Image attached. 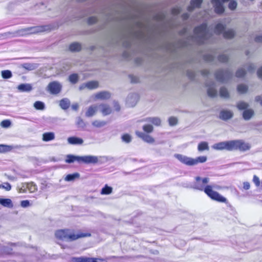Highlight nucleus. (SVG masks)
<instances>
[{
    "label": "nucleus",
    "mask_w": 262,
    "mask_h": 262,
    "mask_svg": "<svg viewBox=\"0 0 262 262\" xmlns=\"http://www.w3.org/2000/svg\"><path fill=\"white\" fill-rule=\"evenodd\" d=\"M106 122L104 121H100L98 120H95L92 122V125L96 127H101L105 125Z\"/></svg>",
    "instance_id": "ea45409f"
},
{
    "label": "nucleus",
    "mask_w": 262,
    "mask_h": 262,
    "mask_svg": "<svg viewBox=\"0 0 262 262\" xmlns=\"http://www.w3.org/2000/svg\"><path fill=\"white\" fill-rule=\"evenodd\" d=\"M94 49V47H92L91 48V50H93Z\"/></svg>",
    "instance_id": "338daca9"
},
{
    "label": "nucleus",
    "mask_w": 262,
    "mask_h": 262,
    "mask_svg": "<svg viewBox=\"0 0 262 262\" xmlns=\"http://www.w3.org/2000/svg\"><path fill=\"white\" fill-rule=\"evenodd\" d=\"M0 204L4 207H12V201L10 199H0Z\"/></svg>",
    "instance_id": "a878e982"
},
{
    "label": "nucleus",
    "mask_w": 262,
    "mask_h": 262,
    "mask_svg": "<svg viewBox=\"0 0 262 262\" xmlns=\"http://www.w3.org/2000/svg\"><path fill=\"white\" fill-rule=\"evenodd\" d=\"M209 149L208 144L207 142H201L198 145V149L199 151H203L204 150H208Z\"/></svg>",
    "instance_id": "4be33fe9"
},
{
    "label": "nucleus",
    "mask_w": 262,
    "mask_h": 262,
    "mask_svg": "<svg viewBox=\"0 0 262 262\" xmlns=\"http://www.w3.org/2000/svg\"><path fill=\"white\" fill-rule=\"evenodd\" d=\"M209 182L208 178H201L199 176L195 178V183L193 188L201 191L205 194L211 200L220 203H228L226 198L221 195L219 192L213 190V186L208 185Z\"/></svg>",
    "instance_id": "f257e3e1"
},
{
    "label": "nucleus",
    "mask_w": 262,
    "mask_h": 262,
    "mask_svg": "<svg viewBox=\"0 0 262 262\" xmlns=\"http://www.w3.org/2000/svg\"><path fill=\"white\" fill-rule=\"evenodd\" d=\"M146 121L151 122L156 126H160L161 123V120L157 117H150L146 119Z\"/></svg>",
    "instance_id": "bb28decb"
},
{
    "label": "nucleus",
    "mask_w": 262,
    "mask_h": 262,
    "mask_svg": "<svg viewBox=\"0 0 262 262\" xmlns=\"http://www.w3.org/2000/svg\"><path fill=\"white\" fill-rule=\"evenodd\" d=\"M237 7V3L235 1H231L228 5V8L231 10H234Z\"/></svg>",
    "instance_id": "c03bdc74"
},
{
    "label": "nucleus",
    "mask_w": 262,
    "mask_h": 262,
    "mask_svg": "<svg viewBox=\"0 0 262 262\" xmlns=\"http://www.w3.org/2000/svg\"><path fill=\"white\" fill-rule=\"evenodd\" d=\"M70 81L73 83H76L78 81V75L77 74H72L69 77Z\"/></svg>",
    "instance_id": "c9c22d12"
},
{
    "label": "nucleus",
    "mask_w": 262,
    "mask_h": 262,
    "mask_svg": "<svg viewBox=\"0 0 262 262\" xmlns=\"http://www.w3.org/2000/svg\"><path fill=\"white\" fill-rule=\"evenodd\" d=\"M174 157L181 163L188 166H194L199 163H203L206 162L207 160V157L205 156H200L195 159L188 157L181 154H176Z\"/></svg>",
    "instance_id": "7ed1b4c3"
},
{
    "label": "nucleus",
    "mask_w": 262,
    "mask_h": 262,
    "mask_svg": "<svg viewBox=\"0 0 262 262\" xmlns=\"http://www.w3.org/2000/svg\"><path fill=\"white\" fill-rule=\"evenodd\" d=\"M248 54H249V52H247V53H246V55H248Z\"/></svg>",
    "instance_id": "774afa93"
},
{
    "label": "nucleus",
    "mask_w": 262,
    "mask_h": 262,
    "mask_svg": "<svg viewBox=\"0 0 262 262\" xmlns=\"http://www.w3.org/2000/svg\"><path fill=\"white\" fill-rule=\"evenodd\" d=\"M218 60L221 62L225 63L228 61V57L225 55L222 54L219 56Z\"/></svg>",
    "instance_id": "37998d69"
},
{
    "label": "nucleus",
    "mask_w": 262,
    "mask_h": 262,
    "mask_svg": "<svg viewBox=\"0 0 262 262\" xmlns=\"http://www.w3.org/2000/svg\"><path fill=\"white\" fill-rule=\"evenodd\" d=\"M257 73L258 77L262 78V66L258 69Z\"/></svg>",
    "instance_id": "13d9d810"
},
{
    "label": "nucleus",
    "mask_w": 262,
    "mask_h": 262,
    "mask_svg": "<svg viewBox=\"0 0 262 262\" xmlns=\"http://www.w3.org/2000/svg\"><path fill=\"white\" fill-rule=\"evenodd\" d=\"M189 17V15L187 13H184L182 15V18L184 20H186L188 19Z\"/></svg>",
    "instance_id": "052dcab7"
},
{
    "label": "nucleus",
    "mask_w": 262,
    "mask_h": 262,
    "mask_svg": "<svg viewBox=\"0 0 262 262\" xmlns=\"http://www.w3.org/2000/svg\"><path fill=\"white\" fill-rule=\"evenodd\" d=\"M220 95L221 97L224 98H228L229 97V93L227 89L224 87H222L220 89Z\"/></svg>",
    "instance_id": "2f4dec72"
},
{
    "label": "nucleus",
    "mask_w": 262,
    "mask_h": 262,
    "mask_svg": "<svg viewBox=\"0 0 262 262\" xmlns=\"http://www.w3.org/2000/svg\"><path fill=\"white\" fill-rule=\"evenodd\" d=\"M7 146L4 145H0V150H1V148H3V149H4V148L6 147Z\"/></svg>",
    "instance_id": "0e129e2a"
},
{
    "label": "nucleus",
    "mask_w": 262,
    "mask_h": 262,
    "mask_svg": "<svg viewBox=\"0 0 262 262\" xmlns=\"http://www.w3.org/2000/svg\"><path fill=\"white\" fill-rule=\"evenodd\" d=\"M203 0H191L190 5L188 7V11H191L195 8H200Z\"/></svg>",
    "instance_id": "2eb2a0df"
},
{
    "label": "nucleus",
    "mask_w": 262,
    "mask_h": 262,
    "mask_svg": "<svg viewBox=\"0 0 262 262\" xmlns=\"http://www.w3.org/2000/svg\"><path fill=\"white\" fill-rule=\"evenodd\" d=\"M207 94L211 98L215 97L217 95V93L216 90L211 87L208 88L207 90Z\"/></svg>",
    "instance_id": "72a5a7b5"
},
{
    "label": "nucleus",
    "mask_w": 262,
    "mask_h": 262,
    "mask_svg": "<svg viewBox=\"0 0 262 262\" xmlns=\"http://www.w3.org/2000/svg\"><path fill=\"white\" fill-rule=\"evenodd\" d=\"M243 188L245 190H248L250 188V184L248 182H244L243 183Z\"/></svg>",
    "instance_id": "864d4df0"
},
{
    "label": "nucleus",
    "mask_w": 262,
    "mask_h": 262,
    "mask_svg": "<svg viewBox=\"0 0 262 262\" xmlns=\"http://www.w3.org/2000/svg\"><path fill=\"white\" fill-rule=\"evenodd\" d=\"M213 148L216 150H232V140L226 142H221L213 145Z\"/></svg>",
    "instance_id": "9b49d317"
},
{
    "label": "nucleus",
    "mask_w": 262,
    "mask_h": 262,
    "mask_svg": "<svg viewBox=\"0 0 262 262\" xmlns=\"http://www.w3.org/2000/svg\"><path fill=\"white\" fill-rule=\"evenodd\" d=\"M144 133L136 131V135L144 142L152 144L155 141V139L149 135L154 130L153 126L150 124H145L143 126Z\"/></svg>",
    "instance_id": "39448f33"
},
{
    "label": "nucleus",
    "mask_w": 262,
    "mask_h": 262,
    "mask_svg": "<svg viewBox=\"0 0 262 262\" xmlns=\"http://www.w3.org/2000/svg\"><path fill=\"white\" fill-rule=\"evenodd\" d=\"M215 78L219 81L224 82L232 77V73L228 70H218L215 74Z\"/></svg>",
    "instance_id": "6e6552de"
},
{
    "label": "nucleus",
    "mask_w": 262,
    "mask_h": 262,
    "mask_svg": "<svg viewBox=\"0 0 262 262\" xmlns=\"http://www.w3.org/2000/svg\"><path fill=\"white\" fill-rule=\"evenodd\" d=\"M86 86L89 89H95L98 87L99 83L97 81H91L86 83Z\"/></svg>",
    "instance_id": "cd10ccee"
},
{
    "label": "nucleus",
    "mask_w": 262,
    "mask_h": 262,
    "mask_svg": "<svg viewBox=\"0 0 262 262\" xmlns=\"http://www.w3.org/2000/svg\"><path fill=\"white\" fill-rule=\"evenodd\" d=\"M201 74L203 76H207L209 74V71L207 70H204L201 71Z\"/></svg>",
    "instance_id": "680f3d73"
},
{
    "label": "nucleus",
    "mask_w": 262,
    "mask_h": 262,
    "mask_svg": "<svg viewBox=\"0 0 262 262\" xmlns=\"http://www.w3.org/2000/svg\"><path fill=\"white\" fill-rule=\"evenodd\" d=\"M169 123L170 125L173 126L177 124L178 119L174 117H171L168 119Z\"/></svg>",
    "instance_id": "49530a36"
},
{
    "label": "nucleus",
    "mask_w": 262,
    "mask_h": 262,
    "mask_svg": "<svg viewBox=\"0 0 262 262\" xmlns=\"http://www.w3.org/2000/svg\"><path fill=\"white\" fill-rule=\"evenodd\" d=\"M110 97V94L106 92H100L95 95L96 98L99 99H107Z\"/></svg>",
    "instance_id": "aec40b11"
},
{
    "label": "nucleus",
    "mask_w": 262,
    "mask_h": 262,
    "mask_svg": "<svg viewBox=\"0 0 262 262\" xmlns=\"http://www.w3.org/2000/svg\"><path fill=\"white\" fill-rule=\"evenodd\" d=\"M69 49L72 52H78L81 50V45L78 42H73L69 46Z\"/></svg>",
    "instance_id": "b1692460"
},
{
    "label": "nucleus",
    "mask_w": 262,
    "mask_h": 262,
    "mask_svg": "<svg viewBox=\"0 0 262 262\" xmlns=\"http://www.w3.org/2000/svg\"><path fill=\"white\" fill-rule=\"evenodd\" d=\"M235 32L230 29L223 32V37L226 39H231L235 36Z\"/></svg>",
    "instance_id": "393cba45"
},
{
    "label": "nucleus",
    "mask_w": 262,
    "mask_h": 262,
    "mask_svg": "<svg viewBox=\"0 0 262 262\" xmlns=\"http://www.w3.org/2000/svg\"><path fill=\"white\" fill-rule=\"evenodd\" d=\"M204 59L207 61H211L213 60V57L212 55H206L204 56Z\"/></svg>",
    "instance_id": "603ef678"
},
{
    "label": "nucleus",
    "mask_w": 262,
    "mask_h": 262,
    "mask_svg": "<svg viewBox=\"0 0 262 262\" xmlns=\"http://www.w3.org/2000/svg\"><path fill=\"white\" fill-rule=\"evenodd\" d=\"M0 188L4 189L6 191H9L11 189V186L8 182H6L0 184Z\"/></svg>",
    "instance_id": "a19ab883"
},
{
    "label": "nucleus",
    "mask_w": 262,
    "mask_h": 262,
    "mask_svg": "<svg viewBox=\"0 0 262 262\" xmlns=\"http://www.w3.org/2000/svg\"><path fill=\"white\" fill-rule=\"evenodd\" d=\"M120 107L116 104V111H119Z\"/></svg>",
    "instance_id": "69168bd1"
},
{
    "label": "nucleus",
    "mask_w": 262,
    "mask_h": 262,
    "mask_svg": "<svg viewBox=\"0 0 262 262\" xmlns=\"http://www.w3.org/2000/svg\"><path fill=\"white\" fill-rule=\"evenodd\" d=\"M78 105L77 104L72 105V108L75 110H77L78 109Z\"/></svg>",
    "instance_id": "e2e57ef3"
},
{
    "label": "nucleus",
    "mask_w": 262,
    "mask_h": 262,
    "mask_svg": "<svg viewBox=\"0 0 262 262\" xmlns=\"http://www.w3.org/2000/svg\"><path fill=\"white\" fill-rule=\"evenodd\" d=\"M255 69V67L253 64H250L248 67V71L250 72H253Z\"/></svg>",
    "instance_id": "5fc2aeb1"
},
{
    "label": "nucleus",
    "mask_w": 262,
    "mask_h": 262,
    "mask_svg": "<svg viewBox=\"0 0 262 262\" xmlns=\"http://www.w3.org/2000/svg\"><path fill=\"white\" fill-rule=\"evenodd\" d=\"M34 107L37 110H43L45 107L44 103L40 101L35 102Z\"/></svg>",
    "instance_id": "f704fd0d"
},
{
    "label": "nucleus",
    "mask_w": 262,
    "mask_h": 262,
    "mask_svg": "<svg viewBox=\"0 0 262 262\" xmlns=\"http://www.w3.org/2000/svg\"><path fill=\"white\" fill-rule=\"evenodd\" d=\"M253 182H254V183L255 184V185L256 186H259L260 185V180H259V178L256 176V175H254L253 176Z\"/></svg>",
    "instance_id": "8fccbe9b"
},
{
    "label": "nucleus",
    "mask_w": 262,
    "mask_h": 262,
    "mask_svg": "<svg viewBox=\"0 0 262 262\" xmlns=\"http://www.w3.org/2000/svg\"><path fill=\"white\" fill-rule=\"evenodd\" d=\"M254 112L252 109H247L243 113V117L245 120H250L254 115Z\"/></svg>",
    "instance_id": "dca6fc26"
},
{
    "label": "nucleus",
    "mask_w": 262,
    "mask_h": 262,
    "mask_svg": "<svg viewBox=\"0 0 262 262\" xmlns=\"http://www.w3.org/2000/svg\"><path fill=\"white\" fill-rule=\"evenodd\" d=\"M75 161L78 162H82L85 164H95L98 161V158L96 156H75L72 155H68L66 157L65 162L67 163H73Z\"/></svg>",
    "instance_id": "20e7f679"
},
{
    "label": "nucleus",
    "mask_w": 262,
    "mask_h": 262,
    "mask_svg": "<svg viewBox=\"0 0 262 262\" xmlns=\"http://www.w3.org/2000/svg\"><path fill=\"white\" fill-rule=\"evenodd\" d=\"M55 236L56 238L63 241L69 240L70 241H75L78 238L90 237L91 234L90 232H79L78 234L70 233V230L68 229H59L56 231Z\"/></svg>",
    "instance_id": "f03ea898"
},
{
    "label": "nucleus",
    "mask_w": 262,
    "mask_h": 262,
    "mask_svg": "<svg viewBox=\"0 0 262 262\" xmlns=\"http://www.w3.org/2000/svg\"><path fill=\"white\" fill-rule=\"evenodd\" d=\"M97 108H98V107L96 105L90 106L88 108V109L85 113L86 116L88 117H90L94 116L96 114V113L97 111Z\"/></svg>",
    "instance_id": "6ab92c4d"
},
{
    "label": "nucleus",
    "mask_w": 262,
    "mask_h": 262,
    "mask_svg": "<svg viewBox=\"0 0 262 262\" xmlns=\"http://www.w3.org/2000/svg\"><path fill=\"white\" fill-rule=\"evenodd\" d=\"M100 111L104 116H106L112 113V110L111 106L107 104H101L99 105Z\"/></svg>",
    "instance_id": "ddd939ff"
},
{
    "label": "nucleus",
    "mask_w": 262,
    "mask_h": 262,
    "mask_svg": "<svg viewBox=\"0 0 262 262\" xmlns=\"http://www.w3.org/2000/svg\"><path fill=\"white\" fill-rule=\"evenodd\" d=\"M248 86L247 85L244 84H240L238 85L237 87V90L238 92L240 94H245L248 91Z\"/></svg>",
    "instance_id": "c756f323"
},
{
    "label": "nucleus",
    "mask_w": 262,
    "mask_h": 262,
    "mask_svg": "<svg viewBox=\"0 0 262 262\" xmlns=\"http://www.w3.org/2000/svg\"><path fill=\"white\" fill-rule=\"evenodd\" d=\"M211 3L214 5L216 13L221 14L224 12L225 9L220 0H211Z\"/></svg>",
    "instance_id": "f8f14e48"
},
{
    "label": "nucleus",
    "mask_w": 262,
    "mask_h": 262,
    "mask_svg": "<svg viewBox=\"0 0 262 262\" xmlns=\"http://www.w3.org/2000/svg\"><path fill=\"white\" fill-rule=\"evenodd\" d=\"M181 12V9L179 7H174L171 9V12L172 15H176L179 14Z\"/></svg>",
    "instance_id": "09e8293b"
},
{
    "label": "nucleus",
    "mask_w": 262,
    "mask_h": 262,
    "mask_svg": "<svg viewBox=\"0 0 262 262\" xmlns=\"http://www.w3.org/2000/svg\"><path fill=\"white\" fill-rule=\"evenodd\" d=\"M55 139V135L53 132L45 133L42 135V140L45 142L52 141Z\"/></svg>",
    "instance_id": "f3484780"
},
{
    "label": "nucleus",
    "mask_w": 262,
    "mask_h": 262,
    "mask_svg": "<svg viewBox=\"0 0 262 262\" xmlns=\"http://www.w3.org/2000/svg\"><path fill=\"white\" fill-rule=\"evenodd\" d=\"M68 141L69 143L73 145L82 144L83 142V141L82 139L76 137H69L68 139Z\"/></svg>",
    "instance_id": "a211bd4d"
},
{
    "label": "nucleus",
    "mask_w": 262,
    "mask_h": 262,
    "mask_svg": "<svg viewBox=\"0 0 262 262\" xmlns=\"http://www.w3.org/2000/svg\"><path fill=\"white\" fill-rule=\"evenodd\" d=\"M122 140L126 143H129L132 140V138L129 134H125L122 135Z\"/></svg>",
    "instance_id": "79ce46f5"
},
{
    "label": "nucleus",
    "mask_w": 262,
    "mask_h": 262,
    "mask_svg": "<svg viewBox=\"0 0 262 262\" xmlns=\"http://www.w3.org/2000/svg\"><path fill=\"white\" fill-rule=\"evenodd\" d=\"M61 84L56 81L50 82L48 85V90L51 94L54 95L59 94L61 90Z\"/></svg>",
    "instance_id": "1a4fd4ad"
},
{
    "label": "nucleus",
    "mask_w": 262,
    "mask_h": 262,
    "mask_svg": "<svg viewBox=\"0 0 262 262\" xmlns=\"http://www.w3.org/2000/svg\"><path fill=\"white\" fill-rule=\"evenodd\" d=\"M97 21V18L96 17L92 16L90 17L88 19V23L89 25H92L96 23Z\"/></svg>",
    "instance_id": "de8ad7c7"
},
{
    "label": "nucleus",
    "mask_w": 262,
    "mask_h": 262,
    "mask_svg": "<svg viewBox=\"0 0 262 262\" xmlns=\"http://www.w3.org/2000/svg\"><path fill=\"white\" fill-rule=\"evenodd\" d=\"M250 145L241 140H232V150H239L245 151L250 149Z\"/></svg>",
    "instance_id": "423d86ee"
},
{
    "label": "nucleus",
    "mask_w": 262,
    "mask_h": 262,
    "mask_svg": "<svg viewBox=\"0 0 262 262\" xmlns=\"http://www.w3.org/2000/svg\"><path fill=\"white\" fill-rule=\"evenodd\" d=\"M112 187L106 185L104 187H103L102 189L101 193L102 194H109L112 192Z\"/></svg>",
    "instance_id": "4c0bfd02"
},
{
    "label": "nucleus",
    "mask_w": 262,
    "mask_h": 262,
    "mask_svg": "<svg viewBox=\"0 0 262 262\" xmlns=\"http://www.w3.org/2000/svg\"><path fill=\"white\" fill-rule=\"evenodd\" d=\"M59 105L63 110H67L70 106V102L67 98H63L59 101Z\"/></svg>",
    "instance_id": "412c9836"
},
{
    "label": "nucleus",
    "mask_w": 262,
    "mask_h": 262,
    "mask_svg": "<svg viewBox=\"0 0 262 262\" xmlns=\"http://www.w3.org/2000/svg\"><path fill=\"white\" fill-rule=\"evenodd\" d=\"M73 262H106L105 260L100 258H93L88 257H73Z\"/></svg>",
    "instance_id": "9d476101"
},
{
    "label": "nucleus",
    "mask_w": 262,
    "mask_h": 262,
    "mask_svg": "<svg viewBox=\"0 0 262 262\" xmlns=\"http://www.w3.org/2000/svg\"><path fill=\"white\" fill-rule=\"evenodd\" d=\"M193 32L195 35L199 36L201 40H203L202 42H203L204 40L207 39V36L208 34L207 24H203L195 27L194 29Z\"/></svg>",
    "instance_id": "0eeeda50"
},
{
    "label": "nucleus",
    "mask_w": 262,
    "mask_h": 262,
    "mask_svg": "<svg viewBox=\"0 0 262 262\" xmlns=\"http://www.w3.org/2000/svg\"><path fill=\"white\" fill-rule=\"evenodd\" d=\"M246 74V71L243 69H239L236 72V76L238 78L244 77Z\"/></svg>",
    "instance_id": "58836bf2"
},
{
    "label": "nucleus",
    "mask_w": 262,
    "mask_h": 262,
    "mask_svg": "<svg viewBox=\"0 0 262 262\" xmlns=\"http://www.w3.org/2000/svg\"><path fill=\"white\" fill-rule=\"evenodd\" d=\"M1 125L3 127L8 128L11 125V121L9 120H3Z\"/></svg>",
    "instance_id": "a18cd8bd"
},
{
    "label": "nucleus",
    "mask_w": 262,
    "mask_h": 262,
    "mask_svg": "<svg viewBox=\"0 0 262 262\" xmlns=\"http://www.w3.org/2000/svg\"><path fill=\"white\" fill-rule=\"evenodd\" d=\"M79 177V174L78 173H74L73 174H69L66 176L64 178L65 181H72L75 179L78 178Z\"/></svg>",
    "instance_id": "7c9ffc66"
},
{
    "label": "nucleus",
    "mask_w": 262,
    "mask_h": 262,
    "mask_svg": "<svg viewBox=\"0 0 262 262\" xmlns=\"http://www.w3.org/2000/svg\"><path fill=\"white\" fill-rule=\"evenodd\" d=\"M255 101L259 102L260 105L262 106V96H257L255 97Z\"/></svg>",
    "instance_id": "6e6d98bb"
},
{
    "label": "nucleus",
    "mask_w": 262,
    "mask_h": 262,
    "mask_svg": "<svg viewBox=\"0 0 262 262\" xmlns=\"http://www.w3.org/2000/svg\"><path fill=\"white\" fill-rule=\"evenodd\" d=\"M187 75L189 77L190 79H192L194 77V74L193 72L191 71H188L187 72Z\"/></svg>",
    "instance_id": "4d7b16f0"
},
{
    "label": "nucleus",
    "mask_w": 262,
    "mask_h": 262,
    "mask_svg": "<svg viewBox=\"0 0 262 262\" xmlns=\"http://www.w3.org/2000/svg\"><path fill=\"white\" fill-rule=\"evenodd\" d=\"M255 41L256 42H261L262 41V35L256 36L255 38Z\"/></svg>",
    "instance_id": "bf43d9fd"
},
{
    "label": "nucleus",
    "mask_w": 262,
    "mask_h": 262,
    "mask_svg": "<svg viewBox=\"0 0 262 262\" xmlns=\"http://www.w3.org/2000/svg\"><path fill=\"white\" fill-rule=\"evenodd\" d=\"M20 205L23 207H27L30 206V202L28 200H23L21 201Z\"/></svg>",
    "instance_id": "3c124183"
},
{
    "label": "nucleus",
    "mask_w": 262,
    "mask_h": 262,
    "mask_svg": "<svg viewBox=\"0 0 262 262\" xmlns=\"http://www.w3.org/2000/svg\"><path fill=\"white\" fill-rule=\"evenodd\" d=\"M236 106L238 110L245 111L248 109L249 105L247 103L244 101H239L237 103Z\"/></svg>",
    "instance_id": "473e14b6"
},
{
    "label": "nucleus",
    "mask_w": 262,
    "mask_h": 262,
    "mask_svg": "<svg viewBox=\"0 0 262 262\" xmlns=\"http://www.w3.org/2000/svg\"><path fill=\"white\" fill-rule=\"evenodd\" d=\"M225 29V27L224 25L221 23H219L215 26L214 28V31L215 33L220 34L224 32Z\"/></svg>",
    "instance_id": "c85d7f7f"
},
{
    "label": "nucleus",
    "mask_w": 262,
    "mask_h": 262,
    "mask_svg": "<svg viewBox=\"0 0 262 262\" xmlns=\"http://www.w3.org/2000/svg\"><path fill=\"white\" fill-rule=\"evenodd\" d=\"M233 113L230 111L222 110L220 112V118L223 120H227L233 117Z\"/></svg>",
    "instance_id": "4468645a"
},
{
    "label": "nucleus",
    "mask_w": 262,
    "mask_h": 262,
    "mask_svg": "<svg viewBox=\"0 0 262 262\" xmlns=\"http://www.w3.org/2000/svg\"><path fill=\"white\" fill-rule=\"evenodd\" d=\"M2 76L4 79H8L12 77V73L9 70H4L2 72Z\"/></svg>",
    "instance_id": "e433bc0d"
},
{
    "label": "nucleus",
    "mask_w": 262,
    "mask_h": 262,
    "mask_svg": "<svg viewBox=\"0 0 262 262\" xmlns=\"http://www.w3.org/2000/svg\"><path fill=\"white\" fill-rule=\"evenodd\" d=\"M17 88L21 92H29L32 90V86L29 84H20Z\"/></svg>",
    "instance_id": "5701e85b"
}]
</instances>
